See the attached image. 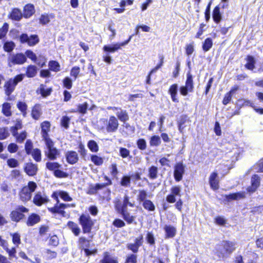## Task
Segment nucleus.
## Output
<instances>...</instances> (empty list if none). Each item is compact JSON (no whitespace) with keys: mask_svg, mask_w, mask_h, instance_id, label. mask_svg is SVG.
Segmentation results:
<instances>
[{"mask_svg":"<svg viewBox=\"0 0 263 263\" xmlns=\"http://www.w3.org/2000/svg\"><path fill=\"white\" fill-rule=\"evenodd\" d=\"M25 74H20L16 76L14 78H10L7 81L4 85L5 93L6 96L9 97L14 91L17 84L22 81L24 78Z\"/></svg>","mask_w":263,"mask_h":263,"instance_id":"1","label":"nucleus"},{"mask_svg":"<svg viewBox=\"0 0 263 263\" xmlns=\"http://www.w3.org/2000/svg\"><path fill=\"white\" fill-rule=\"evenodd\" d=\"M46 147L44 153L45 156L50 160H56L60 156V151L54 146V143L51 139H47L45 142Z\"/></svg>","mask_w":263,"mask_h":263,"instance_id":"2","label":"nucleus"},{"mask_svg":"<svg viewBox=\"0 0 263 263\" xmlns=\"http://www.w3.org/2000/svg\"><path fill=\"white\" fill-rule=\"evenodd\" d=\"M37 188L36 183L33 181H29L27 185L23 187L20 193L21 200L23 202L30 200L32 197V193Z\"/></svg>","mask_w":263,"mask_h":263,"instance_id":"3","label":"nucleus"},{"mask_svg":"<svg viewBox=\"0 0 263 263\" xmlns=\"http://www.w3.org/2000/svg\"><path fill=\"white\" fill-rule=\"evenodd\" d=\"M79 222L84 233H89L94 224L93 221L88 214H82L79 218Z\"/></svg>","mask_w":263,"mask_h":263,"instance_id":"4","label":"nucleus"},{"mask_svg":"<svg viewBox=\"0 0 263 263\" xmlns=\"http://www.w3.org/2000/svg\"><path fill=\"white\" fill-rule=\"evenodd\" d=\"M26 61L27 58L22 53L10 54L8 58V66L11 67L15 65H22Z\"/></svg>","mask_w":263,"mask_h":263,"instance_id":"5","label":"nucleus"},{"mask_svg":"<svg viewBox=\"0 0 263 263\" xmlns=\"http://www.w3.org/2000/svg\"><path fill=\"white\" fill-rule=\"evenodd\" d=\"M28 211V209L23 205H18L15 210L11 212L10 217L12 220L18 222L24 218L25 215L23 213H27Z\"/></svg>","mask_w":263,"mask_h":263,"instance_id":"6","label":"nucleus"},{"mask_svg":"<svg viewBox=\"0 0 263 263\" xmlns=\"http://www.w3.org/2000/svg\"><path fill=\"white\" fill-rule=\"evenodd\" d=\"M104 123H106V130L108 133H113L116 132L119 126L118 120L114 116L110 117L108 121L105 119L101 120Z\"/></svg>","mask_w":263,"mask_h":263,"instance_id":"7","label":"nucleus"},{"mask_svg":"<svg viewBox=\"0 0 263 263\" xmlns=\"http://www.w3.org/2000/svg\"><path fill=\"white\" fill-rule=\"evenodd\" d=\"M20 41L22 43H26L29 46H34L36 44L39 39L37 35H32L29 36L27 34H22L20 38Z\"/></svg>","mask_w":263,"mask_h":263,"instance_id":"8","label":"nucleus"},{"mask_svg":"<svg viewBox=\"0 0 263 263\" xmlns=\"http://www.w3.org/2000/svg\"><path fill=\"white\" fill-rule=\"evenodd\" d=\"M131 38L132 36H130L127 41H125L121 43H116L111 45H105L103 47V50L106 52L111 53L115 52L118 51L119 49H121L122 46H124L127 45L131 40Z\"/></svg>","mask_w":263,"mask_h":263,"instance_id":"9","label":"nucleus"},{"mask_svg":"<svg viewBox=\"0 0 263 263\" xmlns=\"http://www.w3.org/2000/svg\"><path fill=\"white\" fill-rule=\"evenodd\" d=\"M185 172V166L182 162L177 163L174 167V176L177 181H179L182 179V176Z\"/></svg>","mask_w":263,"mask_h":263,"instance_id":"10","label":"nucleus"},{"mask_svg":"<svg viewBox=\"0 0 263 263\" xmlns=\"http://www.w3.org/2000/svg\"><path fill=\"white\" fill-rule=\"evenodd\" d=\"M143 239L142 235H140V236L136 238L134 243H130L127 245V248L134 253H137L138 251L139 248L143 243Z\"/></svg>","mask_w":263,"mask_h":263,"instance_id":"11","label":"nucleus"},{"mask_svg":"<svg viewBox=\"0 0 263 263\" xmlns=\"http://www.w3.org/2000/svg\"><path fill=\"white\" fill-rule=\"evenodd\" d=\"M47 201L48 199L46 196L40 192H37L33 199V202L37 206H41Z\"/></svg>","mask_w":263,"mask_h":263,"instance_id":"12","label":"nucleus"},{"mask_svg":"<svg viewBox=\"0 0 263 263\" xmlns=\"http://www.w3.org/2000/svg\"><path fill=\"white\" fill-rule=\"evenodd\" d=\"M260 184V177L257 175H254L251 178V186L247 188L250 193L254 192Z\"/></svg>","mask_w":263,"mask_h":263,"instance_id":"13","label":"nucleus"},{"mask_svg":"<svg viewBox=\"0 0 263 263\" xmlns=\"http://www.w3.org/2000/svg\"><path fill=\"white\" fill-rule=\"evenodd\" d=\"M50 123L48 121H44L41 124V133L43 140L46 141L47 139H50L48 137V132L50 131Z\"/></svg>","mask_w":263,"mask_h":263,"instance_id":"14","label":"nucleus"},{"mask_svg":"<svg viewBox=\"0 0 263 263\" xmlns=\"http://www.w3.org/2000/svg\"><path fill=\"white\" fill-rule=\"evenodd\" d=\"M217 172L212 173L209 178V183L212 189L216 190L219 188V181Z\"/></svg>","mask_w":263,"mask_h":263,"instance_id":"15","label":"nucleus"},{"mask_svg":"<svg viewBox=\"0 0 263 263\" xmlns=\"http://www.w3.org/2000/svg\"><path fill=\"white\" fill-rule=\"evenodd\" d=\"M37 165L32 163H27L24 168L26 174L31 176L35 175L37 173Z\"/></svg>","mask_w":263,"mask_h":263,"instance_id":"16","label":"nucleus"},{"mask_svg":"<svg viewBox=\"0 0 263 263\" xmlns=\"http://www.w3.org/2000/svg\"><path fill=\"white\" fill-rule=\"evenodd\" d=\"M66 158L67 161L71 164L76 163L78 160L79 157L77 152L74 151H69L66 154Z\"/></svg>","mask_w":263,"mask_h":263,"instance_id":"17","label":"nucleus"},{"mask_svg":"<svg viewBox=\"0 0 263 263\" xmlns=\"http://www.w3.org/2000/svg\"><path fill=\"white\" fill-rule=\"evenodd\" d=\"M1 246L6 250L7 253L9 255V257L10 259L12 258H16V248L15 247H13L11 249L8 248V245L6 241H3L2 242Z\"/></svg>","mask_w":263,"mask_h":263,"instance_id":"18","label":"nucleus"},{"mask_svg":"<svg viewBox=\"0 0 263 263\" xmlns=\"http://www.w3.org/2000/svg\"><path fill=\"white\" fill-rule=\"evenodd\" d=\"M164 230L165 232L166 238L174 237L177 232L176 228L171 225H165L164 227Z\"/></svg>","mask_w":263,"mask_h":263,"instance_id":"19","label":"nucleus"},{"mask_svg":"<svg viewBox=\"0 0 263 263\" xmlns=\"http://www.w3.org/2000/svg\"><path fill=\"white\" fill-rule=\"evenodd\" d=\"M246 63L245 65V68L247 69L253 71L255 68L256 61L252 55H248L246 58Z\"/></svg>","mask_w":263,"mask_h":263,"instance_id":"20","label":"nucleus"},{"mask_svg":"<svg viewBox=\"0 0 263 263\" xmlns=\"http://www.w3.org/2000/svg\"><path fill=\"white\" fill-rule=\"evenodd\" d=\"M236 243L230 241H224L222 243V246L224 248L226 251L231 254L236 249Z\"/></svg>","mask_w":263,"mask_h":263,"instance_id":"21","label":"nucleus"},{"mask_svg":"<svg viewBox=\"0 0 263 263\" xmlns=\"http://www.w3.org/2000/svg\"><path fill=\"white\" fill-rule=\"evenodd\" d=\"M35 12L34 6L32 4H27L24 7L23 16L25 18H29Z\"/></svg>","mask_w":263,"mask_h":263,"instance_id":"22","label":"nucleus"},{"mask_svg":"<svg viewBox=\"0 0 263 263\" xmlns=\"http://www.w3.org/2000/svg\"><path fill=\"white\" fill-rule=\"evenodd\" d=\"M65 209V205L64 203H60L57 204L53 208H49V210L52 213H58L61 215H64L65 212L64 210Z\"/></svg>","mask_w":263,"mask_h":263,"instance_id":"23","label":"nucleus"},{"mask_svg":"<svg viewBox=\"0 0 263 263\" xmlns=\"http://www.w3.org/2000/svg\"><path fill=\"white\" fill-rule=\"evenodd\" d=\"M100 263H118V261L117 258L110 255L108 252H105Z\"/></svg>","mask_w":263,"mask_h":263,"instance_id":"24","label":"nucleus"},{"mask_svg":"<svg viewBox=\"0 0 263 263\" xmlns=\"http://www.w3.org/2000/svg\"><path fill=\"white\" fill-rule=\"evenodd\" d=\"M23 16L21 10L18 8H14L10 13V17L14 21H20Z\"/></svg>","mask_w":263,"mask_h":263,"instance_id":"25","label":"nucleus"},{"mask_svg":"<svg viewBox=\"0 0 263 263\" xmlns=\"http://www.w3.org/2000/svg\"><path fill=\"white\" fill-rule=\"evenodd\" d=\"M177 91L178 85L176 84H173L172 86H171L168 90V92L171 96L172 101L175 102H179L178 99L177 98Z\"/></svg>","mask_w":263,"mask_h":263,"instance_id":"26","label":"nucleus"},{"mask_svg":"<svg viewBox=\"0 0 263 263\" xmlns=\"http://www.w3.org/2000/svg\"><path fill=\"white\" fill-rule=\"evenodd\" d=\"M67 225L75 236H77L80 234L81 229L76 223L70 221L68 222Z\"/></svg>","mask_w":263,"mask_h":263,"instance_id":"27","label":"nucleus"},{"mask_svg":"<svg viewBox=\"0 0 263 263\" xmlns=\"http://www.w3.org/2000/svg\"><path fill=\"white\" fill-rule=\"evenodd\" d=\"M42 115V108L39 104L35 105L32 110L31 116L35 120H38Z\"/></svg>","mask_w":263,"mask_h":263,"instance_id":"28","label":"nucleus"},{"mask_svg":"<svg viewBox=\"0 0 263 263\" xmlns=\"http://www.w3.org/2000/svg\"><path fill=\"white\" fill-rule=\"evenodd\" d=\"M245 197V193L243 192L225 195V198L228 200H239V199H243Z\"/></svg>","mask_w":263,"mask_h":263,"instance_id":"29","label":"nucleus"},{"mask_svg":"<svg viewBox=\"0 0 263 263\" xmlns=\"http://www.w3.org/2000/svg\"><path fill=\"white\" fill-rule=\"evenodd\" d=\"M40 221V217L36 214H32L28 217L27 224L28 226H32Z\"/></svg>","mask_w":263,"mask_h":263,"instance_id":"30","label":"nucleus"},{"mask_svg":"<svg viewBox=\"0 0 263 263\" xmlns=\"http://www.w3.org/2000/svg\"><path fill=\"white\" fill-rule=\"evenodd\" d=\"M25 56L26 57H28L29 59H31L33 62H36L37 65L41 66V67H43L45 63V62H44L42 64H41L40 62H37V57L34 53H33L32 51L30 50H28L25 52Z\"/></svg>","mask_w":263,"mask_h":263,"instance_id":"31","label":"nucleus"},{"mask_svg":"<svg viewBox=\"0 0 263 263\" xmlns=\"http://www.w3.org/2000/svg\"><path fill=\"white\" fill-rule=\"evenodd\" d=\"M187 79L185 82V86L188 88L189 92H192L194 89L193 76L189 71L187 73Z\"/></svg>","mask_w":263,"mask_h":263,"instance_id":"32","label":"nucleus"},{"mask_svg":"<svg viewBox=\"0 0 263 263\" xmlns=\"http://www.w3.org/2000/svg\"><path fill=\"white\" fill-rule=\"evenodd\" d=\"M37 68L34 65H29L27 67L26 75L28 78H33L37 73Z\"/></svg>","mask_w":263,"mask_h":263,"instance_id":"33","label":"nucleus"},{"mask_svg":"<svg viewBox=\"0 0 263 263\" xmlns=\"http://www.w3.org/2000/svg\"><path fill=\"white\" fill-rule=\"evenodd\" d=\"M222 16L220 12L219 6H216L213 12V18L216 23H219L221 20Z\"/></svg>","mask_w":263,"mask_h":263,"instance_id":"34","label":"nucleus"},{"mask_svg":"<svg viewBox=\"0 0 263 263\" xmlns=\"http://www.w3.org/2000/svg\"><path fill=\"white\" fill-rule=\"evenodd\" d=\"M78 246L80 249H84L90 246V241L84 237H81L78 240Z\"/></svg>","mask_w":263,"mask_h":263,"instance_id":"35","label":"nucleus"},{"mask_svg":"<svg viewBox=\"0 0 263 263\" xmlns=\"http://www.w3.org/2000/svg\"><path fill=\"white\" fill-rule=\"evenodd\" d=\"M22 128V123L21 120L17 119L16 120V123L15 126H12L10 128V131L13 136H16L17 135V131L18 129H21Z\"/></svg>","mask_w":263,"mask_h":263,"instance_id":"36","label":"nucleus"},{"mask_svg":"<svg viewBox=\"0 0 263 263\" xmlns=\"http://www.w3.org/2000/svg\"><path fill=\"white\" fill-rule=\"evenodd\" d=\"M119 111L116 114L118 119L122 122L126 121L128 119V116L126 111L122 110L121 108H119Z\"/></svg>","mask_w":263,"mask_h":263,"instance_id":"37","label":"nucleus"},{"mask_svg":"<svg viewBox=\"0 0 263 263\" xmlns=\"http://www.w3.org/2000/svg\"><path fill=\"white\" fill-rule=\"evenodd\" d=\"M48 66L50 70L58 72L60 70V65L59 63L55 61H51L49 62Z\"/></svg>","mask_w":263,"mask_h":263,"instance_id":"38","label":"nucleus"},{"mask_svg":"<svg viewBox=\"0 0 263 263\" xmlns=\"http://www.w3.org/2000/svg\"><path fill=\"white\" fill-rule=\"evenodd\" d=\"M61 166V165L59 163L54 162H47L46 163V168L49 171L54 172L59 168Z\"/></svg>","mask_w":263,"mask_h":263,"instance_id":"39","label":"nucleus"},{"mask_svg":"<svg viewBox=\"0 0 263 263\" xmlns=\"http://www.w3.org/2000/svg\"><path fill=\"white\" fill-rule=\"evenodd\" d=\"M224 248L222 246L221 248H219L216 252L217 256L220 258H226L228 257L230 254L225 251Z\"/></svg>","mask_w":263,"mask_h":263,"instance_id":"40","label":"nucleus"},{"mask_svg":"<svg viewBox=\"0 0 263 263\" xmlns=\"http://www.w3.org/2000/svg\"><path fill=\"white\" fill-rule=\"evenodd\" d=\"M121 214L124 219L129 224L133 223L135 220V217L131 215L127 211H125Z\"/></svg>","mask_w":263,"mask_h":263,"instance_id":"41","label":"nucleus"},{"mask_svg":"<svg viewBox=\"0 0 263 263\" xmlns=\"http://www.w3.org/2000/svg\"><path fill=\"white\" fill-rule=\"evenodd\" d=\"M2 112L7 117H9L11 115V105L10 103H5L3 104L2 107Z\"/></svg>","mask_w":263,"mask_h":263,"instance_id":"42","label":"nucleus"},{"mask_svg":"<svg viewBox=\"0 0 263 263\" xmlns=\"http://www.w3.org/2000/svg\"><path fill=\"white\" fill-rule=\"evenodd\" d=\"M213 42L212 39L210 38H207L204 42L202 45V49L205 52H206L211 48Z\"/></svg>","mask_w":263,"mask_h":263,"instance_id":"43","label":"nucleus"},{"mask_svg":"<svg viewBox=\"0 0 263 263\" xmlns=\"http://www.w3.org/2000/svg\"><path fill=\"white\" fill-rule=\"evenodd\" d=\"M148 176L152 179L157 177L158 168L156 166H152L148 170Z\"/></svg>","mask_w":263,"mask_h":263,"instance_id":"44","label":"nucleus"},{"mask_svg":"<svg viewBox=\"0 0 263 263\" xmlns=\"http://www.w3.org/2000/svg\"><path fill=\"white\" fill-rule=\"evenodd\" d=\"M32 155L33 159L37 162H40L41 160V152L38 148L33 149L30 154Z\"/></svg>","mask_w":263,"mask_h":263,"instance_id":"45","label":"nucleus"},{"mask_svg":"<svg viewBox=\"0 0 263 263\" xmlns=\"http://www.w3.org/2000/svg\"><path fill=\"white\" fill-rule=\"evenodd\" d=\"M15 47V45L14 42L10 41V42H6L5 43L4 45V50L6 51L10 52L12 51L14 47Z\"/></svg>","mask_w":263,"mask_h":263,"instance_id":"46","label":"nucleus"},{"mask_svg":"<svg viewBox=\"0 0 263 263\" xmlns=\"http://www.w3.org/2000/svg\"><path fill=\"white\" fill-rule=\"evenodd\" d=\"M17 107L22 112L23 116L26 117L27 114L26 110L27 109V105L26 104L23 102H19L17 104Z\"/></svg>","mask_w":263,"mask_h":263,"instance_id":"47","label":"nucleus"},{"mask_svg":"<svg viewBox=\"0 0 263 263\" xmlns=\"http://www.w3.org/2000/svg\"><path fill=\"white\" fill-rule=\"evenodd\" d=\"M8 127L0 128V140H4L9 136Z\"/></svg>","mask_w":263,"mask_h":263,"instance_id":"48","label":"nucleus"},{"mask_svg":"<svg viewBox=\"0 0 263 263\" xmlns=\"http://www.w3.org/2000/svg\"><path fill=\"white\" fill-rule=\"evenodd\" d=\"M87 145L89 149L92 152H97L99 150L97 143L93 140L89 141Z\"/></svg>","mask_w":263,"mask_h":263,"instance_id":"49","label":"nucleus"},{"mask_svg":"<svg viewBox=\"0 0 263 263\" xmlns=\"http://www.w3.org/2000/svg\"><path fill=\"white\" fill-rule=\"evenodd\" d=\"M143 205L144 208L151 211H153L155 210V205L153 203L149 200H146L143 202Z\"/></svg>","mask_w":263,"mask_h":263,"instance_id":"50","label":"nucleus"},{"mask_svg":"<svg viewBox=\"0 0 263 263\" xmlns=\"http://www.w3.org/2000/svg\"><path fill=\"white\" fill-rule=\"evenodd\" d=\"M91 160L96 165H101L103 163V159L97 155H92Z\"/></svg>","mask_w":263,"mask_h":263,"instance_id":"51","label":"nucleus"},{"mask_svg":"<svg viewBox=\"0 0 263 263\" xmlns=\"http://www.w3.org/2000/svg\"><path fill=\"white\" fill-rule=\"evenodd\" d=\"M181 187L179 186H173L171 189V194L174 196L181 197Z\"/></svg>","mask_w":263,"mask_h":263,"instance_id":"52","label":"nucleus"},{"mask_svg":"<svg viewBox=\"0 0 263 263\" xmlns=\"http://www.w3.org/2000/svg\"><path fill=\"white\" fill-rule=\"evenodd\" d=\"M105 186V184H96L95 186H91L90 187L89 192L92 194H95L97 192V191L102 189Z\"/></svg>","mask_w":263,"mask_h":263,"instance_id":"53","label":"nucleus"},{"mask_svg":"<svg viewBox=\"0 0 263 263\" xmlns=\"http://www.w3.org/2000/svg\"><path fill=\"white\" fill-rule=\"evenodd\" d=\"M161 143L160 138L158 136H153L150 140V144L152 146H157Z\"/></svg>","mask_w":263,"mask_h":263,"instance_id":"54","label":"nucleus"},{"mask_svg":"<svg viewBox=\"0 0 263 263\" xmlns=\"http://www.w3.org/2000/svg\"><path fill=\"white\" fill-rule=\"evenodd\" d=\"M63 84L64 87L68 89H70L72 86V80L69 77L65 78L63 80Z\"/></svg>","mask_w":263,"mask_h":263,"instance_id":"55","label":"nucleus"},{"mask_svg":"<svg viewBox=\"0 0 263 263\" xmlns=\"http://www.w3.org/2000/svg\"><path fill=\"white\" fill-rule=\"evenodd\" d=\"M122 204L125 211H127L128 205L131 207H133L134 206V204L129 201V197L127 195H125L124 197Z\"/></svg>","mask_w":263,"mask_h":263,"instance_id":"56","label":"nucleus"},{"mask_svg":"<svg viewBox=\"0 0 263 263\" xmlns=\"http://www.w3.org/2000/svg\"><path fill=\"white\" fill-rule=\"evenodd\" d=\"M59 196L64 201H70L72 200V198H71L68 193L66 192L61 191L59 192Z\"/></svg>","mask_w":263,"mask_h":263,"instance_id":"57","label":"nucleus"},{"mask_svg":"<svg viewBox=\"0 0 263 263\" xmlns=\"http://www.w3.org/2000/svg\"><path fill=\"white\" fill-rule=\"evenodd\" d=\"M16 138V141L18 143H22L24 140L26 138L27 133L26 132H23L21 134H18L17 133V135L16 136H13Z\"/></svg>","mask_w":263,"mask_h":263,"instance_id":"58","label":"nucleus"},{"mask_svg":"<svg viewBox=\"0 0 263 263\" xmlns=\"http://www.w3.org/2000/svg\"><path fill=\"white\" fill-rule=\"evenodd\" d=\"M9 25L7 23L3 24V27L0 28V39L4 37L8 32Z\"/></svg>","mask_w":263,"mask_h":263,"instance_id":"59","label":"nucleus"},{"mask_svg":"<svg viewBox=\"0 0 263 263\" xmlns=\"http://www.w3.org/2000/svg\"><path fill=\"white\" fill-rule=\"evenodd\" d=\"M119 155L123 158H125L129 156L130 151L126 148H119Z\"/></svg>","mask_w":263,"mask_h":263,"instance_id":"60","label":"nucleus"},{"mask_svg":"<svg viewBox=\"0 0 263 263\" xmlns=\"http://www.w3.org/2000/svg\"><path fill=\"white\" fill-rule=\"evenodd\" d=\"M88 106V104L86 102L79 104L78 106V111L82 114H85L87 112Z\"/></svg>","mask_w":263,"mask_h":263,"instance_id":"61","label":"nucleus"},{"mask_svg":"<svg viewBox=\"0 0 263 263\" xmlns=\"http://www.w3.org/2000/svg\"><path fill=\"white\" fill-rule=\"evenodd\" d=\"M115 208L116 210L118 212V213L120 214H122L125 211V210H124L122 203L121 202L120 200H118L115 202Z\"/></svg>","mask_w":263,"mask_h":263,"instance_id":"62","label":"nucleus"},{"mask_svg":"<svg viewBox=\"0 0 263 263\" xmlns=\"http://www.w3.org/2000/svg\"><path fill=\"white\" fill-rule=\"evenodd\" d=\"M12 236V241L13 243L18 247L21 243V236L18 233H14L11 234Z\"/></svg>","mask_w":263,"mask_h":263,"instance_id":"63","label":"nucleus"},{"mask_svg":"<svg viewBox=\"0 0 263 263\" xmlns=\"http://www.w3.org/2000/svg\"><path fill=\"white\" fill-rule=\"evenodd\" d=\"M80 71L79 67L74 66L72 67L70 71V76L74 77V80L77 79Z\"/></svg>","mask_w":263,"mask_h":263,"instance_id":"64","label":"nucleus"}]
</instances>
